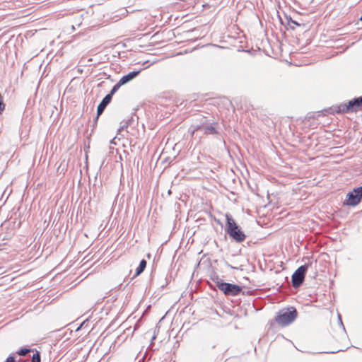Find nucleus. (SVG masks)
<instances>
[{
    "mask_svg": "<svg viewBox=\"0 0 362 362\" xmlns=\"http://www.w3.org/2000/svg\"><path fill=\"white\" fill-rule=\"evenodd\" d=\"M226 232L236 242L240 243L245 240V235L236 224L232 216L229 214H226Z\"/></svg>",
    "mask_w": 362,
    "mask_h": 362,
    "instance_id": "obj_1",
    "label": "nucleus"
},
{
    "mask_svg": "<svg viewBox=\"0 0 362 362\" xmlns=\"http://www.w3.org/2000/svg\"><path fill=\"white\" fill-rule=\"evenodd\" d=\"M298 313L295 308L292 310H281L276 317V322L283 327L287 326L292 323L297 317Z\"/></svg>",
    "mask_w": 362,
    "mask_h": 362,
    "instance_id": "obj_2",
    "label": "nucleus"
},
{
    "mask_svg": "<svg viewBox=\"0 0 362 362\" xmlns=\"http://www.w3.org/2000/svg\"><path fill=\"white\" fill-rule=\"evenodd\" d=\"M216 280L217 287L225 295L235 296L242 291V288L238 285L221 282L218 277H216Z\"/></svg>",
    "mask_w": 362,
    "mask_h": 362,
    "instance_id": "obj_3",
    "label": "nucleus"
},
{
    "mask_svg": "<svg viewBox=\"0 0 362 362\" xmlns=\"http://www.w3.org/2000/svg\"><path fill=\"white\" fill-rule=\"evenodd\" d=\"M308 265L299 267L292 275V284L294 288L299 287L303 282Z\"/></svg>",
    "mask_w": 362,
    "mask_h": 362,
    "instance_id": "obj_4",
    "label": "nucleus"
},
{
    "mask_svg": "<svg viewBox=\"0 0 362 362\" xmlns=\"http://www.w3.org/2000/svg\"><path fill=\"white\" fill-rule=\"evenodd\" d=\"M362 198V187L354 189L347 194L346 204L349 206L357 205Z\"/></svg>",
    "mask_w": 362,
    "mask_h": 362,
    "instance_id": "obj_5",
    "label": "nucleus"
},
{
    "mask_svg": "<svg viewBox=\"0 0 362 362\" xmlns=\"http://www.w3.org/2000/svg\"><path fill=\"white\" fill-rule=\"evenodd\" d=\"M325 112L331 115L342 114L351 112V106H349V103L348 102L347 103H341L337 105H333L327 110H325Z\"/></svg>",
    "mask_w": 362,
    "mask_h": 362,
    "instance_id": "obj_6",
    "label": "nucleus"
},
{
    "mask_svg": "<svg viewBox=\"0 0 362 362\" xmlns=\"http://www.w3.org/2000/svg\"><path fill=\"white\" fill-rule=\"evenodd\" d=\"M189 131L192 136H193L194 134L197 132H202L204 134L210 135H214L217 134L216 128L212 125H197L194 127H191Z\"/></svg>",
    "mask_w": 362,
    "mask_h": 362,
    "instance_id": "obj_7",
    "label": "nucleus"
},
{
    "mask_svg": "<svg viewBox=\"0 0 362 362\" xmlns=\"http://www.w3.org/2000/svg\"><path fill=\"white\" fill-rule=\"evenodd\" d=\"M111 100H112V98L110 95H106L105 97L103 99V100L98 105V108H97L96 119H98V116L100 115L103 112L104 110L105 109L107 105L110 103Z\"/></svg>",
    "mask_w": 362,
    "mask_h": 362,
    "instance_id": "obj_8",
    "label": "nucleus"
},
{
    "mask_svg": "<svg viewBox=\"0 0 362 362\" xmlns=\"http://www.w3.org/2000/svg\"><path fill=\"white\" fill-rule=\"evenodd\" d=\"M140 72H141L140 70H139V71H134L129 72L127 75L123 76L119 79L120 83H122L124 85V84L128 83L129 81H132L135 77H136L140 74Z\"/></svg>",
    "mask_w": 362,
    "mask_h": 362,
    "instance_id": "obj_9",
    "label": "nucleus"
},
{
    "mask_svg": "<svg viewBox=\"0 0 362 362\" xmlns=\"http://www.w3.org/2000/svg\"><path fill=\"white\" fill-rule=\"evenodd\" d=\"M349 106H351V112H356L360 108H361L357 98L349 100Z\"/></svg>",
    "mask_w": 362,
    "mask_h": 362,
    "instance_id": "obj_10",
    "label": "nucleus"
},
{
    "mask_svg": "<svg viewBox=\"0 0 362 362\" xmlns=\"http://www.w3.org/2000/svg\"><path fill=\"white\" fill-rule=\"evenodd\" d=\"M146 261L145 259L141 260L139 267L136 269V274L134 276H139L141 274L146 267Z\"/></svg>",
    "mask_w": 362,
    "mask_h": 362,
    "instance_id": "obj_11",
    "label": "nucleus"
},
{
    "mask_svg": "<svg viewBox=\"0 0 362 362\" xmlns=\"http://www.w3.org/2000/svg\"><path fill=\"white\" fill-rule=\"evenodd\" d=\"M131 122H132L131 119H128L127 121L122 122V125L118 129V132H121L124 131L125 129H127Z\"/></svg>",
    "mask_w": 362,
    "mask_h": 362,
    "instance_id": "obj_12",
    "label": "nucleus"
},
{
    "mask_svg": "<svg viewBox=\"0 0 362 362\" xmlns=\"http://www.w3.org/2000/svg\"><path fill=\"white\" fill-rule=\"evenodd\" d=\"M123 84L122 83H120V81H119L112 88V90H110V93L108 94L111 96V98L112 97V95L115 94L118 90L119 88L121 87V86H122Z\"/></svg>",
    "mask_w": 362,
    "mask_h": 362,
    "instance_id": "obj_13",
    "label": "nucleus"
},
{
    "mask_svg": "<svg viewBox=\"0 0 362 362\" xmlns=\"http://www.w3.org/2000/svg\"><path fill=\"white\" fill-rule=\"evenodd\" d=\"M31 350L30 349L21 348L16 352V354H18L19 356H25Z\"/></svg>",
    "mask_w": 362,
    "mask_h": 362,
    "instance_id": "obj_14",
    "label": "nucleus"
},
{
    "mask_svg": "<svg viewBox=\"0 0 362 362\" xmlns=\"http://www.w3.org/2000/svg\"><path fill=\"white\" fill-rule=\"evenodd\" d=\"M31 362H40V354L38 351L33 354Z\"/></svg>",
    "mask_w": 362,
    "mask_h": 362,
    "instance_id": "obj_15",
    "label": "nucleus"
},
{
    "mask_svg": "<svg viewBox=\"0 0 362 362\" xmlns=\"http://www.w3.org/2000/svg\"><path fill=\"white\" fill-rule=\"evenodd\" d=\"M288 23L291 25V24H293L296 26H300V24L297 23L296 21L293 20L291 17L288 20Z\"/></svg>",
    "mask_w": 362,
    "mask_h": 362,
    "instance_id": "obj_16",
    "label": "nucleus"
},
{
    "mask_svg": "<svg viewBox=\"0 0 362 362\" xmlns=\"http://www.w3.org/2000/svg\"><path fill=\"white\" fill-rule=\"evenodd\" d=\"M6 362H16V359H15L14 356H9L6 358Z\"/></svg>",
    "mask_w": 362,
    "mask_h": 362,
    "instance_id": "obj_17",
    "label": "nucleus"
},
{
    "mask_svg": "<svg viewBox=\"0 0 362 362\" xmlns=\"http://www.w3.org/2000/svg\"><path fill=\"white\" fill-rule=\"evenodd\" d=\"M5 108V105L1 100H0V114L3 112Z\"/></svg>",
    "mask_w": 362,
    "mask_h": 362,
    "instance_id": "obj_18",
    "label": "nucleus"
},
{
    "mask_svg": "<svg viewBox=\"0 0 362 362\" xmlns=\"http://www.w3.org/2000/svg\"><path fill=\"white\" fill-rule=\"evenodd\" d=\"M358 100V103L360 104V105L362 107V95L359 98H357Z\"/></svg>",
    "mask_w": 362,
    "mask_h": 362,
    "instance_id": "obj_19",
    "label": "nucleus"
},
{
    "mask_svg": "<svg viewBox=\"0 0 362 362\" xmlns=\"http://www.w3.org/2000/svg\"><path fill=\"white\" fill-rule=\"evenodd\" d=\"M117 139V136H115L113 139H112V141H111V143H114V141Z\"/></svg>",
    "mask_w": 362,
    "mask_h": 362,
    "instance_id": "obj_20",
    "label": "nucleus"
},
{
    "mask_svg": "<svg viewBox=\"0 0 362 362\" xmlns=\"http://www.w3.org/2000/svg\"><path fill=\"white\" fill-rule=\"evenodd\" d=\"M117 139V136H115L113 139H112V141H111V143H114V141Z\"/></svg>",
    "mask_w": 362,
    "mask_h": 362,
    "instance_id": "obj_21",
    "label": "nucleus"
},
{
    "mask_svg": "<svg viewBox=\"0 0 362 362\" xmlns=\"http://www.w3.org/2000/svg\"><path fill=\"white\" fill-rule=\"evenodd\" d=\"M117 139V136H115L113 139H112V141H111V143H114V141Z\"/></svg>",
    "mask_w": 362,
    "mask_h": 362,
    "instance_id": "obj_22",
    "label": "nucleus"
},
{
    "mask_svg": "<svg viewBox=\"0 0 362 362\" xmlns=\"http://www.w3.org/2000/svg\"><path fill=\"white\" fill-rule=\"evenodd\" d=\"M117 139V136H115L113 139H112V141H111V143H114V141Z\"/></svg>",
    "mask_w": 362,
    "mask_h": 362,
    "instance_id": "obj_23",
    "label": "nucleus"
},
{
    "mask_svg": "<svg viewBox=\"0 0 362 362\" xmlns=\"http://www.w3.org/2000/svg\"><path fill=\"white\" fill-rule=\"evenodd\" d=\"M117 139V136H115L113 139H112V141H111V143H114V141Z\"/></svg>",
    "mask_w": 362,
    "mask_h": 362,
    "instance_id": "obj_24",
    "label": "nucleus"
},
{
    "mask_svg": "<svg viewBox=\"0 0 362 362\" xmlns=\"http://www.w3.org/2000/svg\"><path fill=\"white\" fill-rule=\"evenodd\" d=\"M156 339V336L154 335V336H153V337H152V340H153V339Z\"/></svg>",
    "mask_w": 362,
    "mask_h": 362,
    "instance_id": "obj_25",
    "label": "nucleus"
}]
</instances>
